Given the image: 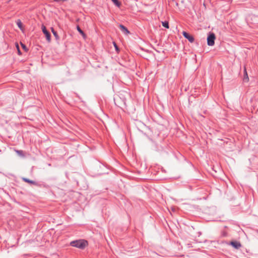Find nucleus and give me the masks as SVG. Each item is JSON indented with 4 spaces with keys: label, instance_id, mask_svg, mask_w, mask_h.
Listing matches in <instances>:
<instances>
[{
    "label": "nucleus",
    "instance_id": "f257e3e1",
    "mask_svg": "<svg viewBox=\"0 0 258 258\" xmlns=\"http://www.w3.org/2000/svg\"><path fill=\"white\" fill-rule=\"evenodd\" d=\"M70 245L72 246L83 249L88 245V242L84 239L77 240L71 242Z\"/></svg>",
    "mask_w": 258,
    "mask_h": 258
},
{
    "label": "nucleus",
    "instance_id": "f03ea898",
    "mask_svg": "<svg viewBox=\"0 0 258 258\" xmlns=\"http://www.w3.org/2000/svg\"><path fill=\"white\" fill-rule=\"evenodd\" d=\"M215 35L214 33H211L207 38L208 45L209 46H213L215 43Z\"/></svg>",
    "mask_w": 258,
    "mask_h": 258
},
{
    "label": "nucleus",
    "instance_id": "7ed1b4c3",
    "mask_svg": "<svg viewBox=\"0 0 258 258\" xmlns=\"http://www.w3.org/2000/svg\"><path fill=\"white\" fill-rule=\"evenodd\" d=\"M42 30L43 33L45 35L46 40L48 42H50L51 40V35L50 33L47 30L46 27L43 25L42 26Z\"/></svg>",
    "mask_w": 258,
    "mask_h": 258
},
{
    "label": "nucleus",
    "instance_id": "20e7f679",
    "mask_svg": "<svg viewBox=\"0 0 258 258\" xmlns=\"http://www.w3.org/2000/svg\"><path fill=\"white\" fill-rule=\"evenodd\" d=\"M182 35L185 38H186L187 39H188V40L191 42V43H192L194 42V37L190 35H189L187 32H185V31H183L182 32Z\"/></svg>",
    "mask_w": 258,
    "mask_h": 258
},
{
    "label": "nucleus",
    "instance_id": "39448f33",
    "mask_svg": "<svg viewBox=\"0 0 258 258\" xmlns=\"http://www.w3.org/2000/svg\"><path fill=\"white\" fill-rule=\"evenodd\" d=\"M230 244L236 249H238L241 246L240 243L238 241H231Z\"/></svg>",
    "mask_w": 258,
    "mask_h": 258
},
{
    "label": "nucleus",
    "instance_id": "423d86ee",
    "mask_svg": "<svg viewBox=\"0 0 258 258\" xmlns=\"http://www.w3.org/2000/svg\"><path fill=\"white\" fill-rule=\"evenodd\" d=\"M119 27L124 34H128L130 33V31L128 30V29L123 25L120 24L119 25Z\"/></svg>",
    "mask_w": 258,
    "mask_h": 258
},
{
    "label": "nucleus",
    "instance_id": "0eeeda50",
    "mask_svg": "<svg viewBox=\"0 0 258 258\" xmlns=\"http://www.w3.org/2000/svg\"><path fill=\"white\" fill-rule=\"evenodd\" d=\"M22 180L27 183H29L34 185H37V183L35 181L31 180L28 178L23 177L22 178Z\"/></svg>",
    "mask_w": 258,
    "mask_h": 258
},
{
    "label": "nucleus",
    "instance_id": "6e6552de",
    "mask_svg": "<svg viewBox=\"0 0 258 258\" xmlns=\"http://www.w3.org/2000/svg\"><path fill=\"white\" fill-rule=\"evenodd\" d=\"M243 80L244 81H245V82H248V80H249V78H248V74H247V71H246L245 67L244 68V78H243Z\"/></svg>",
    "mask_w": 258,
    "mask_h": 258
},
{
    "label": "nucleus",
    "instance_id": "1a4fd4ad",
    "mask_svg": "<svg viewBox=\"0 0 258 258\" xmlns=\"http://www.w3.org/2000/svg\"><path fill=\"white\" fill-rule=\"evenodd\" d=\"M51 31L55 37V39L56 40H58L59 39V37L57 33V32L53 29V28H51Z\"/></svg>",
    "mask_w": 258,
    "mask_h": 258
},
{
    "label": "nucleus",
    "instance_id": "9d476101",
    "mask_svg": "<svg viewBox=\"0 0 258 258\" xmlns=\"http://www.w3.org/2000/svg\"><path fill=\"white\" fill-rule=\"evenodd\" d=\"M16 24L18 26V27L21 29L22 30V28H23V26H22V23L21 21V20L20 19H18L16 21Z\"/></svg>",
    "mask_w": 258,
    "mask_h": 258
},
{
    "label": "nucleus",
    "instance_id": "9b49d317",
    "mask_svg": "<svg viewBox=\"0 0 258 258\" xmlns=\"http://www.w3.org/2000/svg\"><path fill=\"white\" fill-rule=\"evenodd\" d=\"M162 26L164 27H165V28H166L167 29H168L169 28V23L167 21H162Z\"/></svg>",
    "mask_w": 258,
    "mask_h": 258
},
{
    "label": "nucleus",
    "instance_id": "f8f14e48",
    "mask_svg": "<svg viewBox=\"0 0 258 258\" xmlns=\"http://www.w3.org/2000/svg\"><path fill=\"white\" fill-rule=\"evenodd\" d=\"M111 1L113 3V4L118 7H119L120 6V3L119 2L118 0H111Z\"/></svg>",
    "mask_w": 258,
    "mask_h": 258
},
{
    "label": "nucleus",
    "instance_id": "ddd939ff",
    "mask_svg": "<svg viewBox=\"0 0 258 258\" xmlns=\"http://www.w3.org/2000/svg\"><path fill=\"white\" fill-rule=\"evenodd\" d=\"M77 30H78V31H79L81 34H83V35H84V33L83 31L81 30V29L79 26H78V27H77Z\"/></svg>",
    "mask_w": 258,
    "mask_h": 258
},
{
    "label": "nucleus",
    "instance_id": "4468645a",
    "mask_svg": "<svg viewBox=\"0 0 258 258\" xmlns=\"http://www.w3.org/2000/svg\"><path fill=\"white\" fill-rule=\"evenodd\" d=\"M21 45L24 49H25L26 51L27 50L26 46L23 43H21Z\"/></svg>",
    "mask_w": 258,
    "mask_h": 258
},
{
    "label": "nucleus",
    "instance_id": "2eb2a0df",
    "mask_svg": "<svg viewBox=\"0 0 258 258\" xmlns=\"http://www.w3.org/2000/svg\"><path fill=\"white\" fill-rule=\"evenodd\" d=\"M17 47L18 53H19V54H20L21 53V51L20 50V49H19L18 45H17Z\"/></svg>",
    "mask_w": 258,
    "mask_h": 258
},
{
    "label": "nucleus",
    "instance_id": "dca6fc26",
    "mask_svg": "<svg viewBox=\"0 0 258 258\" xmlns=\"http://www.w3.org/2000/svg\"><path fill=\"white\" fill-rule=\"evenodd\" d=\"M114 47H115V49L116 50H118V47H117V45L116 44V43H114Z\"/></svg>",
    "mask_w": 258,
    "mask_h": 258
}]
</instances>
